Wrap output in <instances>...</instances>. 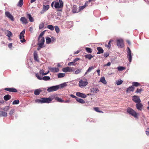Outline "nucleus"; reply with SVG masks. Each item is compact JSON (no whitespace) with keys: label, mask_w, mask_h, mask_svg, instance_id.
<instances>
[{"label":"nucleus","mask_w":149,"mask_h":149,"mask_svg":"<svg viewBox=\"0 0 149 149\" xmlns=\"http://www.w3.org/2000/svg\"><path fill=\"white\" fill-rule=\"evenodd\" d=\"M127 113L130 115L136 118H137L138 114L132 109L130 107H128L127 109Z\"/></svg>","instance_id":"1"},{"label":"nucleus","mask_w":149,"mask_h":149,"mask_svg":"<svg viewBox=\"0 0 149 149\" xmlns=\"http://www.w3.org/2000/svg\"><path fill=\"white\" fill-rule=\"evenodd\" d=\"M54 98V97H51L48 98H42V102L43 103H49L52 101Z\"/></svg>","instance_id":"2"},{"label":"nucleus","mask_w":149,"mask_h":149,"mask_svg":"<svg viewBox=\"0 0 149 149\" xmlns=\"http://www.w3.org/2000/svg\"><path fill=\"white\" fill-rule=\"evenodd\" d=\"M59 88V86H51L48 88L47 91L49 92L52 91H57Z\"/></svg>","instance_id":"3"},{"label":"nucleus","mask_w":149,"mask_h":149,"mask_svg":"<svg viewBox=\"0 0 149 149\" xmlns=\"http://www.w3.org/2000/svg\"><path fill=\"white\" fill-rule=\"evenodd\" d=\"M25 29H24L20 34L19 38L21 40V42L22 43L25 42L26 41V40L24 38V35L25 33Z\"/></svg>","instance_id":"4"},{"label":"nucleus","mask_w":149,"mask_h":149,"mask_svg":"<svg viewBox=\"0 0 149 149\" xmlns=\"http://www.w3.org/2000/svg\"><path fill=\"white\" fill-rule=\"evenodd\" d=\"M36 76L38 79L40 80L42 79L45 81H47L50 79V77L49 76H44L42 78L39 76L38 73L36 74Z\"/></svg>","instance_id":"5"},{"label":"nucleus","mask_w":149,"mask_h":149,"mask_svg":"<svg viewBox=\"0 0 149 149\" xmlns=\"http://www.w3.org/2000/svg\"><path fill=\"white\" fill-rule=\"evenodd\" d=\"M117 45L119 48H122L124 46L123 41L122 39L118 40L117 41Z\"/></svg>","instance_id":"6"},{"label":"nucleus","mask_w":149,"mask_h":149,"mask_svg":"<svg viewBox=\"0 0 149 149\" xmlns=\"http://www.w3.org/2000/svg\"><path fill=\"white\" fill-rule=\"evenodd\" d=\"M88 84V82L86 80H81L79 82V85L80 87H84Z\"/></svg>","instance_id":"7"},{"label":"nucleus","mask_w":149,"mask_h":149,"mask_svg":"<svg viewBox=\"0 0 149 149\" xmlns=\"http://www.w3.org/2000/svg\"><path fill=\"white\" fill-rule=\"evenodd\" d=\"M39 43L38 45L40 48L42 47L43 45L45 42V39L44 37L41 38L40 39H38Z\"/></svg>","instance_id":"8"},{"label":"nucleus","mask_w":149,"mask_h":149,"mask_svg":"<svg viewBox=\"0 0 149 149\" xmlns=\"http://www.w3.org/2000/svg\"><path fill=\"white\" fill-rule=\"evenodd\" d=\"M132 100L136 103L141 102L139 96L137 95H134L132 97Z\"/></svg>","instance_id":"9"},{"label":"nucleus","mask_w":149,"mask_h":149,"mask_svg":"<svg viewBox=\"0 0 149 149\" xmlns=\"http://www.w3.org/2000/svg\"><path fill=\"white\" fill-rule=\"evenodd\" d=\"M141 102H139L137 103L136 106V109L138 110L141 111L143 108V105Z\"/></svg>","instance_id":"10"},{"label":"nucleus","mask_w":149,"mask_h":149,"mask_svg":"<svg viewBox=\"0 0 149 149\" xmlns=\"http://www.w3.org/2000/svg\"><path fill=\"white\" fill-rule=\"evenodd\" d=\"M127 49H128V51H127V57L128 58L129 61L130 62H131L132 59L131 51L129 47H127Z\"/></svg>","instance_id":"11"},{"label":"nucleus","mask_w":149,"mask_h":149,"mask_svg":"<svg viewBox=\"0 0 149 149\" xmlns=\"http://www.w3.org/2000/svg\"><path fill=\"white\" fill-rule=\"evenodd\" d=\"M63 72H72L73 71L72 69L70 67H67L62 69Z\"/></svg>","instance_id":"12"},{"label":"nucleus","mask_w":149,"mask_h":149,"mask_svg":"<svg viewBox=\"0 0 149 149\" xmlns=\"http://www.w3.org/2000/svg\"><path fill=\"white\" fill-rule=\"evenodd\" d=\"M6 15L12 21L14 20V17L9 12H5Z\"/></svg>","instance_id":"13"},{"label":"nucleus","mask_w":149,"mask_h":149,"mask_svg":"<svg viewBox=\"0 0 149 149\" xmlns=\"http://www.w3.org/2000/svg\"><path fill=\"white\" fill-rule=\"evenodd\" d=\"M49 70L51 72L54 73L58 72L59 71V69L58 68L51 67L49 68Z\"/></svg>","instance_id":"14"},{"label":"nucleus","mask_w":149,"mask_h":149,"mask_svg":"<svg viewBox=\"0 0 149 149\" xmlns=\"http://www.w3.org/2000/svg\"><path fill=\"white\" fill-rule=\"evenodd\" d=\"M20 21L23 24H27L28 23L27 19L24 17H22L20 19Z\"/></svg>","instance_id":"15"},{"label":"nucleus","mask_w":149,"mask_h":149,"mask_svg":"<svg viewBox=\"0 0 149 149\" xmlns=\"http://www.w3.org/2000/svg\"><path fill=\"white\" fill-rule=\"evenodd\" d=\"M134 90V88L132 86H129L126 91L127 93H130L131 92H133Z\"/></svg>","instance_id":"16"},{"label":"nucleus","mask_w":149,"mask_h":149,"mask_svg":"<svg viewBox=\"0 0 149 149\" xmlns=\"http://www.w3.org/2000/svg\"><path fill=\"white\" fill-rule=\"evenodd\" d=\"M5 91H8L12 92H17V90L15 88H6L4 89Z\"/></svg>","instance_id":"17"},{"label":"nucleus","mask_w":149,"mask_h":149,"mask_svg":"<svg viewBox=\"0 0 149 149\" xmlns=\"http://www.w3.org/2000/svg\"><path fill=\"white\" fill-rule=\"evenodd\" d=\"M98 88H92L91 89V92L93 93H96L99 92Z\"/></svg>","instance_id":"18"},{"label":"nucleus","mask_w":149,"mask_h":149,"mask_svg":"<svg viewBox=\"0 0 149 149\" xmlns=\"http://www.w3.org/2000/svg\"><path fill=\"white\" fill-rule=\"evenodd\" d=\"M77 96L83 98H85L86 97V96L84 94L80 92H77L76 93Z\"/></svg>","instance_id":"19"},{"label":"nucleus","mask_w":149,"mask_h":149,"mask_svg":"<svg viewBox=\"0 0 149 149\" xmlns=\"http://www.w3.org/2000/svg\"><path fill=\"white\" fill-rule=\"evenodd\" d=\"M72 12L73 13H76L79 12V10L77 9V6H74L72 9Z\"/></svg>","instance_id":"20"},{"label":"nucleus","mask_w":149,"mask_h":149,"mask_svg":"<svg viewBox=\"0 0 149 149\" xmlns=\"http://www.w3.org/2000/svg\"><path fill=\"white\" fill-rule=\"evenodd\" d=\"M11 98V96L10 95L8 94L3 97L4 99L6 101H8L10 100Z\"/></svg>","instance_id":"21"},{"label":"nucleus","mask_w":149,"mask_h":149,"mask_svg":"<svg viewBox=\"0 0 149 149\" xmlns=\"http://www.w3.org/2000/svg\"><path fill=\"white\" fill-rule=\"evenodd\" d=\"M42 91L40 89H36L34 91V94L36 95H39L40 93Z\"/></svg>","instance_id":"22"},{"label":"nucleus","mask_w":149,"mask_h":149,"mask_svg":"<svg viewBox=\"0 0 149 149\" xmlns=\"http://www.w3.org/2000/svg\"><path fill=\"white\" fill-rule=\"evenodd\" d=\"M98 52H97V54H100V53H102L104 52L103 49L100 47H98L97 48Z\"/></svg>","instance_id":"23"},{"label":"nucleus","mask_w":149,"mask_h":149,"mask_svg":"<svg viewBox=\"0 0 149 149\" xmlns=\"http://www.w3.org/2000/svg\"><path fill=\"white\" fill-rule=\"evenodd\" d=\"M27 17L29 18L30 22H33L34 21L33 18L31 16V15L29 14H27Z\"/></svg>","instance_id":"24"},{"label":"nucleus","mask_w":149,"mask_h":149,"mask_svg":"<svg viewBox=\"0 0 149 149\" xmlns=\"http://www.w3.org/2000/svg\"><path fill=\"white\" fill-rule=\"evenodd\" d=\"M7 113L6 112L3 111H0V117L7 116Z\"/></svg>","instance_id":"25"},{"label":"nucleus","mask_w":149,"mask_h":149,"mask_svg":"<svg viewBox=\"0 0 149 149\" xmlns=\"http://www.w3.org/2000/svg\"><path fill=\"white\" fill-rule=\"evenodd\" d=\"M49 5H47L46 6L43 5L42 10L44 11H46L49 9Z\"/></svg>","instance_id":"26"},{"label":"nucleus","mask_w":149,"mask_h":149,"mask_svg":"<svg viewBox=\"0 0 149 149\" xmlns=\"http://www.w3.org/2000/svg\"><path fill=\"white\" fill-rule=\"evenodd\" d=\"M141 85V84L138 82H134L132 83V86H134L137 87Z\"/></svg>","instance_id":"27"},{"label":"nucleus","mask_w":149,"mask_h":149,"mask_svg":"<svg viewBox=\"0 0 149 149\" xmlns=\"http://www.w3.org/2000/svg\"><path fill=\"white\" fill-rule=\"evenodd\" d=\"M94 68V66H93L89 67L88 70L86 71V72L85 73L84 75H86L88 72H91L92 70Z\"/></svg>","instance_id":"28"},{"label":"nucleus","mask_w":149,"mask_h":149,"mask_svg":"<svg viewBox=\"0 0 149 149\" xmlns=\"http://www.w3.org/2000/svg\"><path fill=\"white\" fill-rule=\"evenodd\" d=\"M38 56L37 53L36 52H35L34 53V60L36 61H38Z\"/></svg>","instance_id":"29"},{"label":"nucleus","mask_w":149,"mask_h":149,"mask_svg":"<svg viewBox=\"0 0 149 149\" xmlns=\"http://www.w3.org/2000/svg\"><path fill=\"white\" fill-rule=\"evenodd\" d=\"M76 100L78 102L81 104H84L85 103V101L81 98H79L77 97Z\"/></svg>","instance_id":"30"},{"label":"nucleus","mask_w":149,"mask_h":149,"mask_svg":"<svg viewBox=\"0 0 149 149\" xmlns=\"http://www.w3.org/2000/svg\"><path fill=\"white\" fill-rule=\"evenodd\" d=\"M117 69L118 71H122L124 70H125L126 69V68L123 66H119L117 68Z\"/></svg>","instance_id":"31"},{"label":"nucleus","mask_w":149,"mask_h":149,"mask_svg":"<svg viewBox=\"0 0 149 149\" xmlns=\"http://www.w3.org/2000/svg\"><path fill=\"white\" fill-rule=\"evenodd\" d=\"M23 0H19L17 4V6L20 7H22L23 4Z\"/></svg>","instance_id":"32"},{"label":"nucleus","mask_w":149,"mask_h":149,"mask_svg":"<svg viewBox=\"0 0 149 149\" xmlns=\"http://www.w3.org/2000/svg\"><path fill=\"white\" fill-rule=\"evenodd\" d=\"M54 7L56 8H61L60 7L58 2H55L54 5Z\"/></svg>","instance_id":"33"},{"label":"nucleus","mask_w":149,"mask_h":149,"mask_svg":"<svg viewBox=\"0 0 149 149\" xmlns=\"http://www.w3.org/2000/svg\"><path fill=\"white\" fill-rule=\"evenodd\" d=\"M55 99L58 102H64L65 101L62 100V99L58 97H56L55 98Z\"/></svg>","instance_id":"34"},{"label":"nucleus","mask_w":149,"mask_h":149,"mask_svg":"<svg viewBox=\"0 0 149 149\" xmlns=\"http://www.w3.org/2000/svg\"><path fill=\"white\" fill-rule=\"evenodd\" d=\"M85 56L86 58H88L89 60H90L93 57V56L91 54L86 55H85Z\"/></svg>","instance_id":"35"},{"label":"nucleus","mask_w":149,"mask_h":149,"mask_svg":"<svg viewBox=\"0 0 149 149\" xmlns=\"http://www.w3.org/2000/svg\"><path fill=\"white\" fill-rule=\"evenodd\" d=\"M15 109H12L9 112V114L10 115V116H12L13 115L15 112Z\"/></svg>","instance_id":"36"},{"label":"nucleus","mask_w":149,"mask_h":149,"mask_svg":"<svg viewBox=\"0 0 149 149\" xmlns=\"http://www.w3.org/2000/svg\"><path fill=\"white\" fill-rule=\"evenodd\" d=\"M100 81L104 84H106L107 83V82L105 80L104 77H102L100 78Z\"/></svg>","instance_id":"37"},{"label":"nucleus","mask_w":149,"mask_h":149,"mask_svg":"<svg viewBox=\"0 0 149 149\" xmlns=\"http://www.w3.org/2000/svg\"><path fill=\"white\" fill-rule=\"evenodd\" d=\"M94 110L96 112L100 113H103V112L102 111L99 110V108L97 107H94Z\"/></svg>","instance_id":"38"},{"label":"nucleus","mask_w":149,"mask_h":149,"mask_svg":"<svg viewBox=\"0 0 149 149\" xmlns=\"http://www.w3.org/2000/svg\"><path fill=\"white\" fill-rule=\"evenodd\" d=\"M46 43L47 44H49L50 43L51 41V39L50 38L47 37L46 38Z\"/></svg>","instance_id":"39"},{"label":"nucleus","mask_w":149,"mask_h":149,"mask_svg":"<svg viewBox=\"0 0 149 149\" xmlns=\"http://www.w3.org/2000/svg\"><path fill=\"white\" fill-rule=\"evenodd\" d=\"M10 109V107L8 106H6L2 108V109L5 111H8Z\"/></svg>","instance_id":"40"},{"label":"nucleus","mask_w":149,"mask_h":149,"mask_svg":"<svg viewBox=\"0 0 149 149\" xmlns=\"http://www.w3.org/2000/svg\"><path fill=\"white\" fill-rule=\"evenodd\" d=\"M65 76V74L63 73H59L58 74V78H62L63 77Z\"/></svg>","instance_id":"41"},{"label":"nucleus","mask_w":149,"mask_h":149,"mask_svg":"<svg viewBox=\"0 0 149 149\" xmlns=\"http://www.w3.org/2000/svg\"><path fill=\"white\" fill-rule=\"evenodd\" d=\"M143 91L142 88H137L136 91L135 93H141Z\"/></svg>","instance_id":"42"},{"label":"nucleus","mask_w":149,"mask_h":149,"mask_svg":"<svg viewBox=\"0 0 149 149\" xmlns=\"http://www.w3.org/2000/svg\"><path fill=\"white\" fill-rule=\"evenodd\" d=\"M48 29H50L51 31H53L54 29V27L52 25H48L47 26Z\"/></svg>","instance_id":"43"},{"label":"nucleus","mask_w":149,"mask_h":149,"mask_svg":"<svg viewBox=\"0 0 149 149\" xmlns=\"http://www.w3.org/2000/svg\"><path fill=\"white\" fill-rule=\"evenodd\" d=\"M85 50L87 52L89 53H91L92 52L91 49L89 47H86Z\"/></svg>","instance_id":"44"},{"label":"nucleus","mask_w":149,"mask_h":149,"mask_svg":"<svg viewBox=\"0 0 149 149\" xmlns=\"http://www.w3.org/2000/svg\"><path fill=\"white\" fill-rule=\"evenodd\" d=\"M19 102V100H15L12 103V104L13 105L17 104H18Z\"/></svg>","instance_id":"45"},{"label":"nucleus","mask_w":149,"mask_h":149,"mask_svg":"<svg viewBox=\"0 0 149 149\" xmlns=\"http://www.w3.org/2000/svg\"><path fill=\"white\" fill-rule=\"evenodd\" d=\"M7 33L6 36L8 37H10L12 35L11 32L9 30H7Z\"/></svg>","instance_id":"46"},{"label":"nucleus","mask_w":149,"mask_h":149,"mask_svg":"<svg viewBox=\"0 0 149 149\" xmlns=\"http://www.w3.org/2000/svg\"><path fill=\"white\" fill-rule=\"evenodd\" d=\"M123 82V81L121 80H120L117 81H116V84L117 85H119L121 84Z\"/></svg>","instance_id":"47"},{"label":"nucleus","mask_w":149,"mask_h":149,"mask_svg":"<svg viewBox=\"0 0 149 149\" xmlns=\"http://www.w3.org/2000/svg\"><path fill=\"white\" fill-rule=\"evenodd\" d=\"M55 30L56 32L57 33H58L59 32L60 29L58 26H56L54 27Z\"/></svg>","instance_id":"48"},{"label":"nucleus","mask_w":149,"mask_h":149,"mask_svg":"<svg viewBox=\"0 0 149 149\" xmlns=\"http://www.w3.org/2000/svg\"><path fill=\"white\" fill-rule=\"evenodd\" d=\"M35 102L36 103L37 102L38 103H42V98H41L40 99H37L36 100H35Z\"/></svg>","instance_id":"49"},{"label":"nucleus","mask_w":149,"mask_h":149,"mask_svg":"<svg viewBox=\"0 0 149 149\" xmlns=\"http://www.w3.org/2000/svg\"><path fill=\"white\" fill-rule=\"evenodd\" d=\"M59 5L61 8H62L63 6V3L61 0H59Z\"/></svg>","instance_id":"50"},{"label":"nucleus","mask_w":149,"mask_h":149,"mask_svg":"<svg viewBox=\"0 0 149 149\" xmlns=\"http://www.w3.org/2000/svg\"><path fill=\"white\" fill-rule=\"evenodd\" d=\"M45 31H44L41 33L40 34V35L39 36V37H38L39 39H40L41 38H43L42 37V36H43V35L44 34V33L45 32Z\"/></svg>","instance_id":"51"},{"label":"nucleus","mask_w":149,"mask_h":149,"mask_svg":"<svg viewBox=\"0 0 149 149\" xmlns=\"http://www.w3.org/2000/svg\"><path fill=\"white\" fill-rule=\"evenodd\" d=\"M67 86V84L65 83H63L61 84L59 86V87L60 86L61 87V88H63Z\"/></svg>","instance_id":"52"},{"label":"nucleus","mask_w":149,"mask_h":149,"mask_svg":"<svg viewBox=\"0 0 149 149\" xmlns=\"http://www.w3.org/2000/svg\"><path fill=\"white\" fill-rule=\"evenodd\" d=\"M44 23H40L39 26V29H40L43 28L44 27Z\"/></svg>","instance_id":"53"},{"label":"nucleus","mask_w":149,"mask_h":149,"mask_svg":"<svg viewBox=\"0 0 149 149\" xmlns=\"http://www.w3.org/2000/svg\"><path fill=\"white\" fill-rule=\"evenodd\" d=\"M44 71L43 70H40L39 72L40 74H41L42 75H46L45 73H44Z\"/></svg>","instance_id":"54"},{"label":"nucleus","mask_w":149,"mask_h":149,"mask_svg":"<svg viewBox=\"0 0 149 149\" xmlns=\"http://www.w3.org/2000/svg\"><path fill=\"white\" fill-rule=\"evenodd\" d=\"M81 70L82 69H79L77 70L75 72V74H78L79 73L81 72Z\"/></svg>","instance_id":"55"},{"label":"nucleus","mask_w":149,"mask_h":149,"mask_svg":"<svg viewBox=\"0 0 149 149\" xmlns=\"http://www.w3.org/2000/svg\"><path fill=\"white\" fill-rule=\"evenodd\" d=\"M85 6L84 5L83 6H80L79 7V11L80 12V11H81V10L84 9V8H86Z\"/></svg>","instance_id":"56"},{"label":"nucleus","mask_w":149,"mask_h":149,"mask_svg":"<svg viewBox=\"0 0 149 149\" xmlns=\"http://www.w3.org/2000/svg\"><path fill=\"white\" fill-rule=\"evenodd\" d=\"M111 41H112V40H110V41L108 43V45H105V46L107 47H108L109 49L111 47Z\"/></svg>","instance_id":"57"},{"label":"nucleus","mask_w":149,"mask_h":149,"mask_svg":"<svg viewBox=\"0 0 149 149\" xmlns=\"http://www.w3.org/2000/svg\"><path fill=\"white\" fill-rule=\"evenodd\" d=\"M109 55V54L108 52L105 53L104 54V56L105 57H107Z\"/></svg>","instance_id":"58"},{"label":"nucleus","mask_w":149,"mask_h":149,"mask_svg":"<svg viewBox=\"0 0 149 149\" xmlns=\"http://www.w3.org/2000/svg\"><path fill=\"white\" fill-rule=\"evenodd\" d=\"M70 96L73 98H75L76 100L77 98V97L75 96L73 94H70Z\"/></svg>","instance_id":"59"},{"label":"nucleus","mask_w":149,"mask_h":149,"mask_svg":"<svg viewBox=\"0 0 149 149\" xmlns=\"http://www.w3.org/2000/svg\"><path fill=\"white\" fill-rule=\"evenodd\" d=\"M74 62H72L69 63H68V65L69 66H71V65H74Z\"/></svg>","instance_id":"60"},{"label":"nucleus","mask_w":149,"mask_h":149,"mask_svg":"<svg viewBox=\"0 0 149 149\" xmlns=\"http://www.w3.org/2000/svg\"><path fill=\"white\" fill-rule=\"evenodd\" d=\"M146 134L147 135H148L149 136V128H147V129L146 131Z\"/></svg>","instance_id":"61"},{"label":"nucleus","mask_w":149,"mask_h":149,"mask_svg":"<svg viewBox=\"0 0 149 149\" xmlns=\"http://www.w3.org/2000/svg\"><path fill=\"white\" fill-rule=\"evenodd\" d=\"M79 60V58H76L74 60V62H76V61H78V60Z\"/></svg>","instance_id":"62"},{"label":"nucleus","mask_w":149,"mask_h":149,"mask_svg":"<svg viewBox=\"0 0 149 149\" xmlns=\"http://www.w3.org/2000/svg\"><path fill=\"white\" fill-rule=\"evenodd\" d=\"M12 43H10L8 44V46L9 47L11 48L12 47Z\"/></svg>","instance_id":"63"},{"label":"nucleus","mask_w":149,"mask_h":149,"mask_svg":"<svg viewBox=\"0 0 149 149\" xmlns=\"http://www.w3.org/2000/svg\"><path fill=\"white\" fill-rule=\"evenodd\" d=\"M111 64V63L109 62H108V63H107V64L106 65H105L107 66H109Z\"/></svg>","instance_id":"64"}]
</instances>
